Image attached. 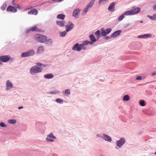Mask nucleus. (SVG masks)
Listing matches in <instances>:
<instances>
[{
	"instance_id": "nucleus-1",
	"label": "nucleus",
	"mask_w": 156,
	"mask_h": 156,
	"mask_svg": "<svg viewBox=\"0 0 156 156\" xmlns=\"http://www.w3.org/2000/svg\"><path fill=\"white\" fill-rule=\"evenodd\" d=\"M43 65L41 63H37L36 65L32 66L30 69V73L31 75H34L35 74L41 72L43 70L42 67Z\"/></svg>"
},
{
	"instance_id": "nucleus-2",
	"label": "nucleus",
	"mask_w": 156,
	"mask_h": 156,
	"mask_svg": "<svg viewBox=\"0 0 156 156\" xmlns=\"http://www.w3.org/2000/svg\"><path fill=\"white\" fill-rule=\"evenodd\" d=\"M34 37L36 41L41 43H44L47 39V37L46 36L38 34H35Z\"/></svg>"
},
{
	"instance_id": "nucleus-3",
	"label": "nucleus",
	"mask_w": 156,
	"mask_h": 156,
	"mask_svg": "<svg viewBox=\"0 0 156 156\" xmlns=\"http://www.w3.org/2000/svg\"><path fill=\"white\" fill-rule=\"evenodd\" d=\"M35 54V51L33 49H31L22 53L21 57L22 58L31 57Z\"/></svg>"
},
{
	"instance_id": "nucleus-4",
	"label": "nucleus",
	"mask_w": 156,
	"mask_h": 156,
	"mask_svg": "<svg viewBox=\"0 0 156 156\" xmlns=\"http://www.w3.org/2000/svg\"><path fill=\"white\" fill-rule=\"evenodd\" d=\"M140 10V7H136L132 9L131 10L127 11L129 15H133L139 12Z\"/></svg>"
},
{
	"instance_id": "nucleus-5",
	"label": "nucleus",
	"mask_w": 156,
	"mask_h": 156,
	"mask_svg": "<svg viewBox=\"0 0 156 156\" xmlns=\"http://www.w3.org/2000/svg\"><path fill=\"white\" fill-rule=\"evenodd\" d=\"M56 137L52 133L47 135L46 140L48 142H52L56 139Z\"/></svg>"
},
{
	"instance_id": "nucleus-6",
	"label": "nucleus",
	"mask_w": 156,
	"mask_h": 156,
	"mask_svg": "<svg viewBox=\"0 0 156 156\" xmlns=\"http://www.w3.org/2000/svg\"><path fill=\"white\" fill-rule=\"evenodd\" d=\"M112 30L111 28H108L104 30V28H101V36H105L109 34Z\"/></svg>"
},
{
	"instance_id": "nucleus-7",
	"label": "nucleus",
	"mask_w": 156,
	"mask_h": 156,
	"mask_svg": "<svg viewBox=\"0 0 156 156\" xmlns=\"http://www.w3.org/2000/svg\"><path fill=\"white\" fill-rule=\"evenodd\" d=\"M126 140L124 138H121L119 140L116 142V144L117 147L121 148L122 146L125 143Z\"/></svg>"
},
{
	"instance_id": "nucleus-8",
	"label": "nucleus",
	"mask_w": 156,
	"mask_h": 156,
	"mask_svg": "<svg viewBox=\"0 0 156 156\" xmlns=\"http://www.w3.org/2000/svg\"><path fill=\"white\" fill-rule=\"evenodd\" d=\"M11 58L9 55H2L0 56V61L6 62L9 61Z\"/></svg>"
},
{
	"instance_id": "nucleus-9",
	"label": "nucleus",
	"mask_w": 156,
	"mask_h": 156,
	"mask_svg": "<svg viewBox=\"0 0 156 156\" xmlns=\"http://www.w3.org/2000/svg\"><path fill=\"white\" fill-rule=\"evenodd\" d=\"M6 87L5 88L6 90H8L13 87V84L9 80H7L6 83Z\"/></svg>"
},
{
	"instance_id": "nucleus-10",
	"label": "nucleus",
	"mask_w": 156,
	"mask_h": 156,
	"mask_svg": "<svg viewBox=\"0 0 156 156\" xmlns=\"http://www.w3.org/2000/svg\"><path fill=\"white\" fill-rule=\"evenodd\" d=\"M152 34H144L140 35H139L137 37L138 38L147 39L148 38L151 37Z\"/></svg>"
},
{
	"instance_id": "nucleus-11",
	"label": "nucleus",
	"mask_w": 156,
	"mask_h": 156,
	"mask_svg": "<svg viewBox=\"0 0 156 156\" xmlns=\"http://www.w3.org/2000/svg\"><path fill=\"white\" fill-rule=\"evenodd\" d=\"M115 4L114 2L111 3L108 7V10L111 12H114L115 11Z\"/></svg>"
},
{
	"instance_id": "nucleus-12",
	"label": "nucleus",
	"mask_w": 156,
	"mask_h": 156,
	"mask_svg": "<svg viewBox=\"0 0 156 156\" xmlns=\"http://www.w3.org/2000/svg\"><path fill=\"white\" fill-rule=\"evenodd\" d=\"M73 50L80 51L81 50L80 44L76 43L75 44L72 48Z\"/></svg>"
},
{
	"instance_id": "nucleus-13",
	"label": "nucleus",
	"mask_w": 156,
	"mask_h": 156,
	"mask_svg": "<svg viewBox=\"0 0 156 156\" xmlns=\"http://www.w3.org/2000/svg\"><path fill=\"white\" fill-rule=\"evenodd\" d=\"M89 37L90 38V41L92 44L96 41L98 39H96L94 35L93 34H90L89 35Z\"/></svg>"
},
{
	"instance_id": "nucleus-14",
	"label": "nucleus",
	"mask_w": 156,
	"mask_h": 156,
	"mask_svg": "<svg viewBox=\"0 0 156 156\" xmlns=\"http://www.w3.org/2000/svg\"><path fill=\"white\" fill-rule=\"evenodd\" d=\"M6 10L8 12H11L13 13L16 12L17 11V10L16 8L10 5L7 8Z\"/></svg>"
},
{
	"instance_id": "nucleus-15",
	"label": "nucleus",
	"mask_w": 156,
	"mask_h": 156,
	"mask_svg": "<svg viewBox=\"0 0 156 156\" xmlns=\"http://www.w3.org/2000/svg\"><path fill=\"white\" fill-rule=\"evenodd\" d=\"M65 22L63 20H57L56 21V24L60 27H63L65 26Z\"/></svg>"
},
{
	"instance_id": "nucleus-16",
	"label": "nucleus",
	"mask_w": 156,
	"mask_h": 156,
	"mask_svg": "<svg viewBox=\"0 0 156 156\" xmlns=\"http://www.w3.org/2000/svg\"><path fill=\"white\" fill-rule=\"evenodd\" d=\"M102 138L105 141L109 142H111L112 140L111 137L105 134H102Z\"/></svg>"
},
{
	"instance_id": "nucleus-17",
	"label": "nucleus",
	"mask_w": 156,
	"mask_h": 156,
	"mask_svg": "<svg viewBox=\"0 0 156 156\" xmlns=\"http://www.w3.org/2000/svg\"><path fill=\"white\" fill-rule=\"evenodd\" d=\"M121 32L122 31L120 30L116 31L111 35V37L112 38H115L117 36L119 35Z\"/></svg>"
},
{
	"instance_id": "nucleus-18",
	"label": "nucleus",
	"mask_w": 156,
	"mask_h": 156,
	"mask_svg": "<svg viewBox=\"0 0 156 156\" xmlns=\"http://www.w3.org/2000/svg\"><path fill=\"white\" fill-rule=\"evenodd\" d=\"M80 11L81 10L80 9H76L74 10L73 13V16L77 18L78 17V15L80 13Z\"/></svg>"
},
{
	"instance_id": "nucleus-19",
	"label": "nucleus",
	"mask_w": 156,
	"mask_h": 156,
	"mask_svg": "<svg viewBox=\"0 0 156 156\" xmlns=\"http://www.w3.org/2000/svg\"><path fill=\"white\" fill-rule=\"evenodd\" d=\"M29 15H36L38 14V11L36 9H31L30 11L28 12Z\"/></svg>"
},
{
	"instance_id": "nucleus-20",
	"label": "nucleus",
	"mask_w": 156,
	"mask_h": 156,
	"mask_svg": "<svg viewBox=\"0 0 156 156\" xmlns=\"http://www.w3.org/2000/svg\"><path fill=\"white\" fill-rule=\"evenodd\" d=\"M54 75L51 73H47L44 76V77L46 79H51L54 77Z\"/></svg>"
},
{
	"instance_id": "nucleus-21",
	"label": "nucleus",
	"mask_w": 156,
	"mask_h": 156,
	"mask_svg": "<svg viewBox=\"0 0 156 156\" xmlns=\"http://www.w3.org/2000/svg\"><path fill=\"white\" fill-rule=\"evenodd\" d=\"M45 43V44L47 45H51L52 44L53 41L52 39L51 38L47 39H46Z\"/></svg>"
},
{
	"instance_id": "nucleus-22",
	"label": "nucleus",
	"mask_w": 156,
	"mask_h": 156,
	"mask_svg": "<svg viewBox=\"0 0 156 156\" xmlns=\"http://www.w3.org/2000/svg\"><path fill=\"white\" fill-rule=\"evenodd\" d=\"M125 15L128 16L129 15L128 13H127V11L125 12L123 14H122L119 18L118 20L119 21H121L124 18Z\"/></svg>"
},
{
	"instance_id": "nucleus-23",
	"label": "nucleus",
	"mask_w": 156,
	"mask_h": 156,
	"mask_svg": "<svg viewBox=\"0 0 156 156\" xmlns=\"http://www.w3.org/2000/svg\"><path fill=\"white\" fill-rule=\"evenodd\" d=\"M44 50V46H39L37 48V53L38 54L41 53L43 52Z\"/></svg>"
},
{
	"instance_id": "nucleus-24",
	"label": "nucleus",
	"mask_w": 156,
	"mask_h": 156,
	"mask_svg": "<svg viewBox=\"0 0 156 156\" xmlns=\"http://www.w3.org/2000/svg\"><path fill=\"white\" fill-rule=\"evenodd\" d=\"M95 35L97 39L98 40L100 38V36H101V32L100 30H98L95 32Z\"/></svg>"
},
{
	"instance_id": "nucleus-25",
	"label": "nucleus",
	"mask_w": 156,
	"mask_h": 156,
	"mask_svg": "<svg viewBox=\"0 0 156 156\" xmlns=\"http://www.w3.org/2000/svg\"><path fill=\"white\" fill-rule=\"evenodd\" d=\"M95 0H91L87 5L89 9L91 8L94 5Z\"/></svg>"
},
{
	"instance_id": "nucleus-26",
	"label": "nucleus",
	"mask_w": 156,
	"mask_h": 156,
	"mask_svg": "<svg viewBox=\"0 0 156 156\" xmlns=\"http://www.w3.org/2000/svg\"><path fill=\"white\" fill-rule=\"evenodd\" d=\"M65 17V15L63 14H61L58 15L57 16V18L58 19L63 20L64 19Z\"/></svg>"
},
{
	"instance_id": "nucleus-27",
	"label": "nucleus",
	"mask_w": 156,
	"mask_h": 156,
	"mask_svg": "<svg viewBox=\"0 0 156 156\" xmlns=\"http://www.w3.org/2000/svg\"><path fill=\"white\" fill-rule=\"evenodd\" d=\"M74 27V26H70L69 25H66V32H68L71 30Z\"/></svg>"
},
{
	"instance_id": "nucleus-28",
	"label": "nucleus",
	"mask_w": 156,
	"mask_h": 156,
	"mask_svg": "<svg viewBox=\"0 0 156 156\" xmlns=\"http://www.w3.org/2000/svg\"><path fill=\"white\" fill-rule=\"evenodd\" d=\"M60 93V92L57 90H53V91H51L50 92H48V94H59Z\"/></svg>"
},
{
	"instance_id": "nucleus-29",
	"label": "nucleus",
	"mask_w": 156,
	"mask_h": 156,
	"mask_svg": "<svg viewBox=\"0 0 156 156\" xmlns=\"http://www.w3.org/2000/svg\"><path fill=\"white\" fill-rule=\"evenodd\" d=\"M147 17L149 18L151 20H156V13L154 14L153 16L150 15H147Z\"/></svg>"
},
{
	"instance_id": "nucleus-30",
	"label": "nucleus",
	"mask_w": 156,
	"mask_h": 156,
	"mask_svg": "<svg viewBox=\"0 0 156 156\" xmlns=\"http://www.w3.org/2000/svg\"><path fill=\"white\" fill-rule=\"evenodd\" d=\"M30 29L31 31H39L40 30L36 26L30 27Z\"/></svg>"
},
{
	"instance_id": "nucleus-31",
	"label": "nucleus",
	"mask_w": 156,
	"mask_h": 156,
	"mask_svg": "<svg viewBox=\"0 0 156 156\" xmlns=\"http://www.w3.org/2000/svg\"><path fill=\"white\" fill-rule=\"evenodd\" d=\"M62 93L66 95H69L70 94V91L69 89H66L64 91H63Z\"/></svg>"
},
{
	"instance_id": "nucleus-32",
	"label": "nucleus",
	"mask_w": 156,
	"mask_h": 156,
	"mask_svg": "<svg viewBox=\"0 0 156 156\" xmlns=\"http://www.w3.org/2000/svg\"><path fill=\"white\" fill-rule=\"evenodd\" d=\"M67 32L66 30L60 32L59 35L61 37H65L67 34Z\"/></svg>"
},
{
	"instance_id": "nucleus-33",
	"label": "nucleus",
	"mask_w": 156,
	"mask_h": 156,
	"mask_svg": "<svg viewBox=\"0 0 156 156\" xmlns=\"http://www.w3.org/2000/svg\"><path fill=\"white\" fill-rule=\"evenodd\" d=\"M55 101L60 104H62L63 103V100L59 98L56 99L55 100Z\"/></svg>"
},
{
	"instance_id": "nucleus-34",
	"label": "nucleus",
	"mask_w": 156,
	"mask_h": 156,
	"mask_svg": "<svg viewBox=\"0 0 156 156\" xmlns=\"http://www.w3.org/2000/svg\"><path fill=\"white\" fill-rule=\"evenodd\" d=\"M130 97L129 95H126L124 96L123 100L124 101H127L129 100Z\"/></svg>"
},
{
	"instance_id": "nucleus-35",
	"label": "nucleus",
	"mask_w": 156,
	"mask_h": 156,
	"mask_svg": "<svg viewBox=\"0 0 156 156\" xmlns=\"http://www.w3.org/2000/svg\"><path fill=\"white\" fill-rule=\"evenodd\" d=\"M82 43H83L85 45H87L89 44H90L91 45L92 44L90 41H88V40L83 41L82 42Z\"/></svg>"
},
{
	"instance_id": "nucleus-36",
	"label": "nucleus",
	"mask_w": 156,
	"mask_h": 156,
	"mask_svg": "<svg viewBox=\"0 0 156 156\" xmlns=\"http://www.w3.org/2000/svg\"><path fill=\"white\" fill-rule=\"evenodd\" d=\"M140 104L142 106H144L145 105L144 101L143 100H140Z\"/></svg>"
},
{
	"instance_id": "nucleus-37",
	"label": "nucleus",
	"mask_w": 156,
	"mask_h": 156,
	"mask_svg": "<svg viewBox=\"0 0 156 156\" xmlns=\"http://www.w3.org/2000/svg\"><path fill=\"white\" fill-rule=\"evenodd\" d=\"M8 122L9 123L14 124L16 122V120L14 119H10L9 120Z\"/></svg>"
},
{
	"instance_id": "nucleus-38",
	"label": "nucleus",
	"mask_w": 156,
	"mask_h": 156,
	"mask_svg": "<svg viewBox=\"0 0 156 156\" xmlns=\"http://www.w3.org/2000/svg\"><path fill=\"white\" fill-rule=\"evenodd\" d=\"M80 45L81 50L82 49L84 50L86 49V47L84 46L85 45L83 43L80 44Z\"/></svg>"
},
{
	"instance_id": "nucleus-39",
	"label": "nucleus",
	"mask_w": 156,
	"mask_h": 156,
	"mask_svg": "<svg viewBox=\"0 0 156 156\" xmlns=\"http://www.w3.org/2000/svg\"><path fill=\"white\" fill-rule=\"evenodd\" d=\"M7 4L6 2L4 3L3 5L1 7V9L2 10H4L6 7Z\"/></svg>"
},
{
	"instance_id": "nucleus-40",
	"label": "nucleus",
	"mask_w": 156,
	"mask_h": 156,
	"mask_svg": "<svg viewBox=\"0 0 156 156\" xmlns=\"http://www.w3.org/2000/svg\"><path fill=\"white\" fill-rule=\"evenodd\" d=\"M0 126L2 127H6L7 125L5 124L4 123L1 122L0 123Z\"/></svg>"
},
{
	"instance_id": "nucleus-41",
	"label": "nucleus",
	"mask_w": 156,
	"mask_h": 156,
	"mask_svg": "<svg viewBox=\"0 0 156 156\" xmlns=\"http://www.w3.org/2000/svg\"><path fill=\"white\" fill-rule=\"evenodd\" d=\"M89 9V8H88V7H87V6H86V7L84 9L83 11V12L85 13H87V12L88 11V9Z\"/></svg>"
},
{
	"instance_id": "nucleus-42",
	"label": "nucleus",
	"mask_w": 156,
	"mask_h": 156,
	"mask_svg": "<svg viewBox=\"0 0 156 156\" xmlns=\"http://www.w3.org/2000/svg\"><path fill=\"white\" fill-rule=\"evenodd\" d=\"M142 79V77L141 76H138L136 78V80H141Z\"/></svg>"
},
{
	"instance_id": "nucleus-43",
	"label": "nucleus",
	"mask_w": 156,
	"mask_h": 156,
	"mask_svg": "<svg viewBox=\"0 0 156 156\" xmlns=\"http://www.w3.org/2000/svg\"><path fill=\"white\" fill-rule=\"evenodd\" d=\"M68 24L70 26H74V24L72 22H71L70 21H69L68 22Z\"/></svg>"
},
{
	"instance_id": "nucleus-44",
	"label": "nucleus",
	"mask_w": 156,
	"mask_h": 156,
	"mask_svg": "<svg viewBox=\"0 0 156 156\" xmlns=\"http://www.w3.org/2000/svg\"><path fill=\"white\" fill-rule=\"evenodd\" d=\"M31 31L30 28L27 29L26 30V33L27 34L29 33L30 31Z\"/></svg>"
},
{
	"instance_id": "nucleus-45",
	"label": "nucleus",
	"mask_w": 156,
	"mask_h": 156,
	"mask_svg": "<svg viewBox=\"0 0 156 156\" xmlns=\"http://www.w3.org/2000/svg\"><path fill=\"white\" fill-rule=\"evenodd\" d=\"M153 9L154 11L156 10V4L153 6Z\"/></svg>"
},
{
	"instance_id": "nucleus-46",
	"label": "nucleus",
	"mask_w": 156,
	"mask_h": 156,
	"mask_svg": "<svg viewBox=\"0 0 156 156\" xmlns=\"http://www.w3.org/2000/svg\"><path fill=\"white\" fill-rule=\"evenodd\" d=\"M111 38V37H109L108 36H106V37H105V40H108V39H110V38Z\"/></svg>"
},
{
	"instance_id": "nucleus-47",
	"label": "nucleus",
	"mask_w": 156,
	"mask_h": 156,
	"mask_svg": "<svg viewBox=\"0 0 156 156\" xmlns=\"http://www.w3.org/2000/svg\"><path fill=\"white\" fill-rule=\"evenodd\" d=\"M156 75V72H152L151 73V75L152 76H154Z\"/></svg>"
},
{
	"instance_id": "nucleus-48",
	"label": "nucleus",
	"mask_w": 156,
	"mask_h": 156,
	"mask_svg": "<svg viewBox=\"0 0 156 156\" xmlns=\"http://www.w3.org/2000/svg\"><path fill=\"white\" fill-rule=\"evenodd\" d=\"M15 8H16V9H22V8H21L20 6V5H18L16 6V7Z\"/></svg>"
},
{
	"instance_id": "nucleus-49",
	"label": "nucleus",
	"mask_w": 156,
	"mask_h": 156,
	"mask_svg": "<svg viewBox=\"0 0 156 156\" xmlns=\"http://www.w3.org/2000/svg\"><path fill=\"white\" fill-rule=\"evenodd\" d=\"M97 136L98 137H101L102 138V134L101 135V134H98L97 135Z\"/></svg>"
},
{
	"instance_id": "nucleus-50",
	"label": "nucleus",
	"mask_w": 156,
	"mask_h": 156,
	"mask_svg": "<svg viewBox=\"0 0 156 156\" xmlns=\"http://www.w3.org/2000/svg\"><path fill=\"white\" fill-rule=\"evenodd\" d=\"M23 108V106H20V107H18V109H22V108Z\"/></svg>"
},
{
	"instance_id": "nucleus-51",
	"label": "nucleus",
	"mask_w": 156,
	"mask_h": 156,
	"mask_svg": "<svg viewBox=\"0 0 156 156\" xmlns=\"http://www.w3.org/2000/svg\"><path fill=\"white\" fill-rule=\"evenodd\" d=\"M104 1H105V0H99V2L101 3L103 2Z\"/></svg>"
},
{
	"instance_id": "nucleus-52",
	"label": "nucleus",
	"mask_w": 156,
	"mask_h": 156,
	"mask_svg": "<svg viewBox=\"0 0 156 156\" xmlns=\"http://www.w3.org/2000/svg\"><path fill=\"white\" fill-rule=\"evenodd\" d=\"M52 0L53 2H58V0Z\"/></svg>"
},
{
	"instance_id": "nucleus-53",
	"label": "nucleus",
	"mask_w": 156,
	"mask_h": 156,
	"mask_svg": "<svg viewBox=\"0 0 156 156\" xmlns=\"http://www.w3.org/2000/svg\"><path fill=\"white\" fill-rule=\"evenodd\" d=\"M64 0H58V2H62Z\"/></svg>"
},
{
	"instance_id": "nucleus-54",
	"label": "nucleus",
	"mask_w": 156,
	"mask_h": 156,
	"mask_svg": "<svg viewBox=\"0 0 156 156\" xmlns=\"http://www.w3.org/2000/svg\"><path fill=\"white\" fill-rule=\"evenodd\" d=\"M137 22H140V23H143V21H137Z\"/></svg>"
},
{
	"instance_id": "nucleus-55",
	"label": "nucleus",
	"mask_w": 156,
	"mask_h": 156,
	"mask_svg": "<svg viewBox=\"0 0 156 156\" xmlns=\"http://www.w3.org/2000/svg\"><path fill=\"white\" fill-rule=\"evenodd\" d=\"M15 0H13L12 1V4L13 5H14V1H15Z\"/></svg>"
},
{
	"instance_id": "nucleus-56",
	"label": "nucleus",
	"mask_w": 156,
	"mask_h": 156,
	"mask_svg": "<svg viewBox=\"0 0 156 156\" xmlns=\"http://www.w3.org/2000/svg\"><path fill=\"white\" fill-rule=\"evenodd\" d=\"M2 63L1 62H0V66L2 65Z\"/></svg>"
},
{
	"instance_id": "nucleus-57",
	"label": "nucleus",
	"mask_w": 156,
	"mask_h": 156,
	"mask_svg": "<svg viewBox=\"0 0 156 156\" xmlns=\"http://www.w3.org/2000/svg\"><path fill=\"white\" fill-rule=\"evenodd\" d=\"M30 8H28L26 9H25L26 10V9H29Z\"/></svg>"
},
{
	"instance_id": "nucleus-58",
	"label": "nucleus",
	"mask_w": 156,
	"mask_h": 156,
	"mask_svg": "<svg viewBox=\"0 0 156 156\" xmlns=\"http://www.w3.org/2000/svg\"><path fill=\"white\" fill-rule=\"evenodd\" d=\"M100 156H104L103 154H101Z\"/></svg>"
},
{
	"instance_id": "nucleus-59",
	"label": "nucleus",
	"mask_w": 156,
	"mask_h": 156,
	"mask_svg": "<svg viewBox=\"0 0 156 156\" xmlns=\"http://www.w3.org/2000/svg\"><path fill=\"white\" fill-rule=\"evenodd\" d=\"M155 154L156 155V151L155 152Z\"/></svg>"
},
{
	"instance_id": "nucleus-60",
	"label": "nucleus",
	"mask_w": 156,
	"mask_h": 156,
	"mask_svg": "<svg viewBox=\"0 0 156 156\" xmlns=\"http://www.w3.org/2000/svg\"><path fill=\"white\" fill-rule=\"evenodd\" d=\"M115 148L116 149H118L117 147H115Z\"/></svg>"
},
{
	"instance_id": "nucleus-61",
	"label": "nucleus",
	"mask_w": 156,
	"mask_h": 156,
	"mask_svg": "<svg viewBox=\"0 0 156 156\" xmlns=\"http://www.w3.org/2000/svg\"><path fill=\"white\" fill-rule=\"evenodd\" d=\"M129 25V24H128L127 26H128Z\"/></svg>"
}]
</instances>
